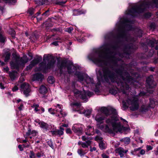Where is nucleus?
I'll return each instance as SVG.
<instances>
[{
	"mask_svg": "<svg viewBox=\"0 0 158 158\" xmlns=\"http://www.w3.org/2000/svg\"><path fill=\"white\" fill-rule=\"evenodd\" d=\"M73 92L76 98H80L85 101L87 100V97L90 98L94 95V93L92 92H85V90L80 92L77 89H75Z\"/></svg>",
	"mask_w": 158,
	"mask_h": 158,
	"instance_id": "nucleus-9",
	"label": "nucleus"
},
{
	"mask_svg": "<svg viewBox=\"0 0 158 158\" xmlns=\"http://www.w3.org/2000/svg\"><path fill=\"white\" fill-rule=\"evenodd\" d=\"M51 45H54L55 46H57L58 45V43L56 41L51 43Z\"/></svg>",
	"mask_w": 158,
	"mask_h": 158,
	"instance_id": "nucleus-61",
	"label": "nucleus"
},
{
	"mask_svg": "<svg viewBox=\"0 0 158 158\" xmlns=\"http://www.w3.org/2000/svg\"><path fill=\"white\" fill-rule=\"evenodd\" d=\"M36 155L39 158H40L42 156V155L40 153H37Z\"/></svg>",
	"mask_w": 158,
	"mask_h": 158,
	"instance_id": "nucleus-63",
	"label": "nucleus"
},
{
	"mask_svg": "<svg viewBox=\"0 0 158 158\" xmlns=\"http://www.w3.org/2000/svg\"><path fill=\"white\" fill-rule=\"evenodd\" d=\"M66 132L67 134H71L72 131L70 128H67L66 129Z\"/></svg>",
	"mask_w": 158,
	"mask_h": 158,
	"instance_id": "nucleus-50",
	"label": "nucleus"
},
{
	"mask_svg": "<svg viewBox=\"0 0 158 158\" xmlns=\"http://www.w3.org/2000/svg\"><path fill=\"white\" fill-rule=\"evenodd\" d=\"M9 76L12 80L15 79L18 77L17 73L15 71L10 72L9 73Z\"/></svg>",
	"mask_w": 158,
	"mask_h": 158,
	"instance_id": "nucleus-21",
	"label": "nucleus"
},
{
	"mask_svg": "<svg viewBox=\"0 0 158 158\" xmlns=\"http://www.w3.org/2000/svg\"><path fill=\"white\" fill-rule=\"evenodd\" d=\"M10 54L9 53H6L5 56V59L4 60L5 62H7L8 61L10 58Z\"/></svg>",
	"mask_w": 158,
	"mask_h": 158,
	"instance_id": "nucleus-35",
	"label": "nucleus"
},
{
	"mask_svg": "<svg viewBox=\"0 0 158 158\" xmlns=\"http://www.w3.org/2000/svg\"><path fill=\"white\" fill-rule=\"evenodd\" d=\"M67 0H53V2L56 5L63 6L67 2Z\"/></svg>",
	"mask_w": 158,
	"mask_h": 158,
	"instance_id": "nucleus-20",
	"label": "nucleus"
},
{
	"mask_svg": "<svg viewBox=\"0 0 158 158\" xmlns=\"http://www.w3.org/2000/svg\"><path fill=\"white\" fill-rule=\"evenodd\" d=\"M57 66L60 69V73H62V71L65 70L67 68L69 73L70 74L76 70L75 67L70 61L62 60L58 63Z\"/></svg>",
	"mask_w": 158,
	"mask_h": 158,
	"instance_id": "nucleus-7",
	"label": "nucleus"
},
{
	"mask_svg": "<svg viewBox=\"0 0 158 158\" xmlns=\"http://www.w3.org/2000/svg\"><path fill=\"white\" fill-rule=\"evenodd\" d=\"M131 6L130 9L126 11V15H134L136 13L143 12L148 8H158V0H142L137 4H133Z\"/></svg>",
	"mask_w": 158,
	"mask_h": 158,
	"instance_id": "nucleus-4",
	"label": "nucleus"
},
{
	"mask_svg": "<svg viewBox=\"0 0 158 158\" xmlns=\"http://www.w3.org/2000/svg\"><path fill=\"white\" fill-rule=\"evenodd\" d=\"M116 152L118 153L120 156L121 157H122L124 156V153H126L128 152L127 150H124L123 148H117L115 150Z\"/></svg>",
	"mask_w": 158,
	"mask_h": 158,
	"instance_id": "nucleus-16",
	"label": "nucleus"
},
{
	"mask_svg": "<svg viewBox=\"0 0 158 158\" xmlns=\"http://www.w3.org/2000/svg\"><path fill=\"white\" fill-rule=\"evenodd\" d=\"M48 144L52 149L53 148L54 146L53 144L51 141L49 140L48 142Z\"/></svg>",
	"mask_w": 158,
	"mask_h": 158,
	"instance_id": "nucleus-43",
	"label": "nucleus"
},
{
	"mask_svg": "<svg viewBox=\"0 0 158 158\" xmlns=\"http://www.w3.org/2000/svg\"><path fill=\"white\" fill-rule=\"evenodd\" d=\"M18 148L20 151H22L23 150V148L22 147V145H18Z\"/></svg>",
	"mask_w": 158,
	"mask_h": 158,
	"instance_id": "nucleus-62",
	"label": "nucleus"
},
{
	"mask_svg": "<svg viewBox=\"0 0 158 158\" xmlns=\"http://www.w3.org/2000/svg\"><path fill=\"white\" fill-rule=\"evenodd\" d=\"M84 113L85 116L89 117L91 114V111H90V110H86L85 111Z\"/></svg>",
	"mask_w": 158,
	"mask_h": 158,
	"instance_id": "nucleus-38",
	"label": "nucleus"
},
{
	"mask_svg": "<svg viewBox=\"0 0 158 158\" xmlns=\"http://www.w3.org/2000/svg\"><path fill=\"white\" fill-rule=\"evenodd\" d=\"M83 126L80 124H75L72 128L73 131L78 135H80L82 134Z\"/></svg>",
	"mask_w": 158,
	"mask_h": 158,
	"instance_id": "nucleus-12",
	"label": "nucleus"
},
{
	"mask_svg": "<svg viewBox=\"0 0 158 158\" xmlns=\"http://www.w3.org/2000/svg\"><path fill=\"white\" fill-rule=\"evenodd\" d=\"M35 12V9L33 8H31L29 9L28 10V12L31 15H32Z\"/></svg>",
	"mask_w": 158,
	"mask_h": 158,
	"instance_id": "nucleus-41",
	"label": "nucleus"
},
{
	"mask_svg": "<svg viewBox=\"0 0 158 158\" xmlns=\"http://www.w3.org/2000/svg\"><path fill=\"white\" fill-rule=\"evenodd\" d=\"M3 69L7 73L9 71V68L7 67H6L5 68H3Z\"/></svg>",
	"mask_w": 158,
	"mask_h": 158,
	"instance_id": "nucleus-59",
	"label": "nucleus"
},
{
	"mask_svg": "<svg viewBox=\"0 0 158 158\" xmlns=\"http://www.w3.org/2000/svg\"><path fill=\"white\" fill-rule=\"evenodd\" d=\"M31 107L34 108V110L36 112H38L40 111V107H39V106L38 104H34L31 106Z\"/></svg>",
	"mask_w": 158,
	"mask_h": 158,
	"instance_id": "nucleus-27",
	"label": "nucleus"
},
{
	"mask_svg": "<svg viewBox=\"0 0 158 158\" xmlns=\"http://www.w3.org/2000/svg\"><path fill=\"white\" fill-rule=\"evenodd\" d=\"M64 129L62 127H60L59 129L56 131V132L57 133V135H58L60 136L64 134Z\"/></svg>",
	"mask_w": 158,
	"mask_h": 158,
	"instance_id": "nucleus-25",
	"label": "nucleus"
},
{
	"mask_svg": "<svg viewBox=\"0 0 158 158\" xmlns=\"http://www.w3.org/2000/svg\"><path fill=\"white\" fill-rule=\"evenodd\" d=\"M100 112H101L103 113L106 114H107L108 112V110L107 108L106 107H102L100 109Z\"/></svg>",
	"mask_w": 158,
	"mask_h": 158,
	"instance_id": "nucleus-32",
	"label": "nucleus"
},
{
	"mask_svg": "<svg viewBox=\"0 0 158 158\" xmlns=\"http://www.w3.org/2000/svg\"><path fill=\"white\" fill-rule=\"evenodd\" d=\"M110 92L112 94L115 95L117 93V91L115 89H111L110 90Z\"/></svg>",
	"mask_w": 158,
	"mask_h": 158,
	"instance_id": "nucleus-37",
	"label": "nucleus"
},
{
	"mask_svg": "<svg viewBox=\"0 0 158 158\" xmlns=\"http://www.w3.org/2000/svg\"><path fill=\"white\" fill-rule=\"evenodd\" d=\"M47 60L48 61V64L47 65V69H50L52 67L55 62V61L51 55L48 54L45 55L44 56V60Z\"/></svg>",
	"mask_w": 158,
	"mask_h": 158,
	"instance_id": "nucleus-11",
	"label": "nucleus"
},
{
	"mask_svg": "<svg viewBox=\"0 0 158 158\" xmlns=\"http://www.w3.org/2000/svg\"><path fill=\"white\" fill-rule=\"evenodd\" d=\"M73 105L75 106H81V103L80 102H76L73 103Z\"/></svg>",
	"mask_w": 158,
	"mask_h": 158,
	"instance_id": "nucleus-55",
	"label": "nucleus"
},
{
	"mask_svg": "<svg viewBox=\"0 0 158 158\" xmlns=\"http://www.w3.org/2000/svg\"><path fill=\"white\" fill-rule=\"evenodd\" d=\"M109 48L108 46H105L100 49L89 54L88 59L98 66H105L102 69L103 74L99 71L98 73L105 81L108 82L109 79L112 82H115L121 89L128 90L129 88L127 83L133 82V79L127 72L122 69L114 70V67L118 59L116 58L117 54Z\"/></svg>",
	"mask_w": 158,
	"mask_h": 158,
	"instance_id": "nucleus-1",
	"label": "nucleus"
},
{
	"mask_svg": "<svg viewBox=\"0 0 158 158\" xmlns=\"http://www.w3.org/2000/svg\"><path fill=\"white\" fill-rule=\"evenodd\" d=\"M151 15V13H147L145 15V17L146 18H148L150 17Z\"/></svg>",
	"mask_w": 158,
	"mask_h": 158,
	"instance_id": "nucleus-49",
	"label": "nucleus"
},
{
	"mask_svg": "<svg viewBox=\"0 0 158 158\" xmlns=\"http://www.w3.org/2000/svg\"><path fill=\"white\" fill-rule=\"evenodd\" d=\"M44 76L42 74L37 73L33 75L32 80L33 81H38L41 82Z\"/></svg>",
	"mask_w": 158,
	"mask_h": 158,
	"instance_id": "nucleus-14",
	"label": "nucleus"
},
{
	"mask_svg": "<svg viewBox=\"0 0 158 158\" xmlns=\"http://www.w3.org/2000/svg\"><path fill=\"white\" fill-rule=\"evenodd\" d=\"M148 110V107L147 106L144 105H142L140 109V111L141 112H145L147 111Z\"/></svg>",
	"mask_w": 158,
	"mask_h": 158,
	"instance_id": "nucleus-30",
	"label": "nucleus"
},
{
	"mask_svg": "<svg viewBox=\"0 0 158 158\" xmlns=\"http://www.w3.org/2000/svg\"><path fill=\"white\" fill-rule=\"evenodd\" d=\"M75 75L77 76L78 80L82 83H83L86 87L92 88L95 85L93 79L87 75L77 72Z\"/></svg>",
	"mask_w": 158,
	"mask_h": 158,
	"instance_id": "nucleus-6",
	"label": "nucleus"
},
{
	"mask_svg": "<svg viewBox=\"0 0 158 158\" xmlns=\"http://www.w3.org/2000/svg\"><path fill=\"white\" fill-rule=\"evenodd\" d=\"M73 15L74 16L79 15L84 13L80 10H73Z\"/></svg>",
	"mask_w": 158,
	"mask_h": 158,
	"instance_id": "nucleus-28",
	"label": "nucleus"
},
{
	"mask_svg": "<svg viewBox=\"0 0 158 158\" xmlns=\"http://www.w3.org/2000/svg\"><path fill=\"white\" fill-rule=\"evenodd\" d=\"M99 146L101 149L103 150L106 148V145L102 141H101L99 143Z\"/></svg>",
	"mask_w": 158,
	"mask_h": 158,
	"instance_id": "nucleus-26",
	"label": "nucleus"
},
{
	"mask_svg": "<svg viewBox=\"0 0 158 158\" xmlns=\"http://www.w3.org/2000/svg\"><path fill=\"white\" fill-rule=\"evenodd\" d=\"M15 59V62L13 61L10 62L11 67L12 69H18L19 66H24L28 61V58L26 56H24L21 58L16 56Z\"/></svg>",
	"mask_w": 158,
	"mask_h": 158,
	"instance_id": "nucleus-8",
	"label": "nucleus"
},
{
	"mask_svg": "<svg viewBox=\"0 0 158 158\" xmlns=\"http://www.w3.org/2000/svg\"><path fill=\"white\" fill-rule=\"evenodd\" d=\"M149 44L152 48L154 47L156 44L155 49L156 50L158 49V40L157 41L155 39H153L152 40H150Z\"/></svg>",
	"mask_w": 158,
	"mask_h": 158,
	"instance_id": "nucleus-17",
	"label": "nucleus"
},
{
	"mask_svg": "<svg viewBox=\"0 0 158 158\" xmlns=\"http://www.w3.org/2000/svg\"><path fill=\"white\" fill-rule=\"evenodd\" d=\"M37 133V132L35 130L31 131V134L33 136H36Z\"/></svg>",
	"mask_w": 158,
	"mask_h": 158,
	"instance_id": "nucleus-45",
	"label": "nucleus"
},
{
	"mask_svg": "<svg viewBox=\"0 0 158 158\" xmlns=\"http://www.w3.org/2000/svg\"><path fill=\"white\" fill-rule=\"evenodd\" d=\"M31 134V130L29 128L27 132H26V135H24V137L26 139L28 136H29Z\"/></svg>",
	"mask_w": 158,
	"mask_h": 158,
	"instance_id": "nucleus-39",
	"label": "nucleus"
},
{
	"mask_svg": "<svg viewBox=\"0 0 158 158\" xmlns=\"http://www.w3.org/2000/svg\"><path fill=\"white\" fill-rule=\"evenodd\" d=\"M29 157L30 158H35V154L32 151H30L29 154Z\"/></svg>",
	"mask_w": 158,
	"mask_h": 158,
	"instance_id": "nucleus-40",
	"label": "nucleus"
},
{
	"mask_svg": "<svg viewBox=\"0 0 158 158\" xmlns=\"http://www.w3.org/2000/svg\"><path fill=\"white\" fill-rule=\"evenodd\" d=\"M91 144V141L90 140L86 141L85 142L82 143H81L82 147L83 148H88V146Z\"/></svg>",
	"mask_w": 158,
	"mask_h": 158,
	"instance_id": "nucleus-24",
	"label": "nucleus"
},
{
	"mask_svg": "<svg viewBox=\"0 0 158 158\" xmlns=\"http://www.w3.org/2000/svg\"><path fill=\"white\" fill-rule=\"evenodd\" d=\"M48 81L49 83L53 84L55 81L54 78L52 76H49L48 78Z\"/></svg>",
	"mask_w": 158,
	"mask_h": 158,
	"instance_id": "nucleus-31",
	"label": "nucleus"
},
{
	"mask_svg": "<svg viewBox=\"0 0 158 158\" xmlns=\"http://www.w3.org/2000/svg\"><path fill=\"white\" fill-rule=\"evenodd\" d=\"M62 106V105L59 104H57L56 106V108L55 110L56 112H60L61 115V117H63L65 116L66 114L64 112H63L62 108H61Z\"/></svg>",
	"mask_w": 158,
	"mask_h": 158,
	"instance_id": "nucleus-15",
	"label": "nucleus"
},
{
	"mask_svg": "<svg viewBox=\"0 0 158 158\" xmlns=\"http://www.w3.org/2000/svg\"><path fill=\"white\" fill-rule=\"evenodd\" d=\"M138 33H139V35H138V36H139V37L142 36V31L141 30H139L138 31Z\"/></svg>",
	"mask_w": 158,
	"mask_h": 158,
	"instance_id": "nucleus-51",
	"label": "nucleus"
},
{
	"mask_svg": "<svg viewBox=\"0 0 158 158\" xmlns=\"http://www.w3.org/2000/svg\"><path fill=\"white\" fill-rule=\"evenodd\" d=\"M145 151L143 149H141L139 152L140 154L141 155H143L145 153Z\"/></svg>",
	"mask_w": 158,
	"mask_h": 158,
	"instance_id": "nucleus-54",
	"label": "nucleus"
},
{
	"mask_svg": "<svg viewBox=\"0 0 158 158\" xmlns=\"http://www.w3.org/2000/svg\"><path fill=\"white\" fill-rule=\"evenodd\" d=\"M90 150L91 152H93V151H95L96 150V148L95 147H93L92 148L91 147H90Z\"/></svg>",
	"mask_w": 158,
	"mask_h": 158,
	"instance_id": "nucleus-53",
	"label": "nucleus"
},
{
	"mask_svg": "<svg viewBox=\"0 0 158 158\" xmlns=\"http://www.w3.org/2000/svg\"><path fill=\"white\" fill-rule=\"evenodd\" d=\"M18 89V88L17 86H15L14 87H13L12 89V90L13 92L16 91Z\"/></svg>",
	"mask_w": 158,
	"mask_h": 158,
	"instance_id": "nucleus-52",
	"label": "nucleus"
},
{
	"mask_svg": "<svg viewBox=\"0 0 158 158\" xmlns=\"http://www.w3.org/2000/svg\"><path fill=\"white\" fill-rule=\"evenodd\" d=\"M123 110L127 109L128 106L130 110L132 111L137 110L139 107L138 99L135 97H132L131 98H128L126 102L123 100Z\"/></svg>",
	"mask_w": 158,
	"mask_h": 158,
	"instance_id": "nucleus-5",
	"label": "nucleus"
},
{
	"mask_svg": "<svg viewBox=\"0 0 158 158\" xmlns=\"http://www.w3.org/2000/svg\"><path fill=\"white\" fill-rule=\"evenodd\" d=\"M36 3L39 5H42L44 4H48V0H42L41 2L40 1H37Z\"/></svg>",
	"mask_w": 158,
	"mask_h": 158,
	"instance_id": "nucleus-23",
	"label": "nucleus"
},
{
	"mask_svg": "<svg viewBox=\"0 0 158 158\" xmlns=\"http://www.w3.org/2000/svg\"><path fill=\"white\" fill-rule=\"evenodd\" d=\"M82 139L83 141H86L87 139H88L87 137L86 136H83L82 137Z\"/></svg>",
	"mask_w": 158,
	"mask_h": 158,
	"instance_id": "nucleus-56",
	"label": "nucleus"
},
{
	"mask_svg": "<svg viewBox=\"0 0 158 158\" xmlns=\"http://www.w3.org/2000/svg\"><path fill=\"white\" fill-rule=\"evenodd\" d=\"M128 20L126 19H121L120 22L116 24L117 30L116 34H114L113 32H111L105 36V38L111 39L115 38L118 39H122L126 41L133 42L135 40L132 39L126 34L125 29L131 30V25L130 24Z\"/></svg>",
	"mask_w": 158,
	"mask_h": 158,
	"instance_id": "nucleus-3",
	"label": "nucleus"
},
{
	"mask_svg": "<svg viewBox=\"0 0 158 158\" xmlns=\"http://www.w3.org/2000/svg\"><path fill=\"white\" fill-rule=\"evenodd\" d=\"M48 112L52 114H54L55 112H54V110L52 109V108H50L48 110Z\"/></svg>",
	"mask_w": 158,
	"mask_h": 158,
	"instance_id": "nucleus-42",
	"label": "nucleus"
},
{
	"mask_svg": "<svg viewBox=\"0 0 158 158\" xmlns=\"http://www.w3.org/2000/svg\"><path fill=\"white\" fill-rule=\"evenodd\" d=\"M109 112L113 114L110 118L106 120V124L104 125L103 123L104 122L105 116L100 112H99L95 116V119L97 122V127L105 132L110 133L114 132H120L124 128L121 126L120 122H117L118 118L117 117V113L115 109L111 108Z\"/></svg>",
	"mask_w": 158,
	"mask_h": 158,
	"instance_id": "nucleus-2",
	"label": "nucleus"
},
{
	"mask_svg": "<svg viewBox=\"0 0 158 158\" xmlns=\"http://www.w3.org/2000/svg\"><path fill=\"white\" fill-rule=\"evenodd\" d=\"M155 105V102L154 100H150L149 106L152 108H153Z\"/></svg>",
	"mask_w": 158,
	"mask_h": 158,
	"instance_id": "nucleus-33",
	"label": "nucleus"
},
{
	"mask_svg": "<svg viewBox=\"0 0 158 158\" xmlns=\"http://www.w3.org/2000/svg\"><path fill=\"white\" fill-rule=\"evenodd\" d=\"M95 139H96V140H100L101 141V140L102 139V138L99 136H97L96 137Z\"/></svg>",
	"mask_w": 158,
	"mask_h": 158,
	"instance_id": "nucleus-60",
	"label": "nucleus"
},
{
	"mask_svg": "<svg viewBox=\"0 0 158 158\" xmlns=\"http://www.w3.org/2000/svg\"><path fill=\"white\" fill-rule=\"evenodd\" d=\"M41 14V12H40V11H38V12H37L36 13V14H35L34 15V16H33L32 17V19H33V18H37V17L39 15H40V14Z\"/></svg>",
	"mask_w": 158,
	"mask_h": 158,
	"instance_id": "nucleus-47",
	"label": "nucleus"
},
{
	"mask_svg": "<svg viewBox=\"0 0 158 158\" xmlns=\"http://www.w3.org/2000/svg\"><path fill=\"white\" fill-rule=\"evenodd\" d=\"M147 149L148 151L152 150V147L150 145H147L146 146Z\"/></svg>",
	"mask_w": 158,
	"mask_h": 158,
	"instance_id": "nucleus-48",
	"label": "nucleus"
},
{
	"mask_svg": "<svg viewBox=\"0 0 158 158\" xmlns=\"http://www.w3.org/2000/svg\"><path fill=\"white\" fill-rule=\"evenodd\" d=\"M77 40L79 42H82L85 40L83 38H82L81 39L79 38L77 39Z\"/></svg>",
	"mask_w": 158,
	"mask_h": 158,
	"instance_id": "nucleus-58",
	"label": "nucleus"
},
{
	"mask_svg": "<svg viewBox=\"0 0 158 158\" xmlns=\"http://www.w3.org/2000/svg\"><path fill=\"white\" fill-rule=\"evenodd\" d=\"M21 91L26 97H27L29 95V93L31 92V88L30 85L27 83H24L20 85Z\"/></svg>",
	"mask_w": 158,
	"mask_h": 158,
	"instance_id": "nucleus-10",
	"label": "nucleus"
},
{
	"mask_svg": "<svg viewBox=\"0 0 158 158\" xmlns=\"http://www.w3.org/2000/svg\"><path fill=\"white\" fill-rule=\"evenodd\" d=\"M120 119L123 122L126 123H127V121L126 120L123 118L122 117L120 118Z\"/></svg>",
	"mask_w": 158,
	"mask_h": 158,
	"instance_id": "nucleus-64",
	"label": "nucleus"
},
{
	"mask_svg": "<svg viewBox=\"0 0 158 158\" xmlns=\"http://www.w3.org/2000/svg\"><path fill=\"white\" fill-rule=\"evenodd\" d=\"M121 141L125 144H128L130 143V139L129 137H126L122 139Z\"/></svg>",
	"mask_w": 158,
	"mask_h": 158,
	"instance_id": "nucleus-29",
	"label": "nucleus"
},
{
	"mask_svg": "<svg viewBox=\"0 0 158 158\" xmlns=\"http://www.w3.org/2000/svg\"><path fill=\"white\" fill-rule=\"evenodd\" d=\"M36 122L38 123L40 127L44 129L47 130L49 127V125L43 121H39L38 122Z\"/></svg>",
	"mask_w": 158,
	"mask_h": 158,
	"instance_id": "nucleus-19",
	"label": "nucleus"
},
{
	"mask_svg": "<svg viewBox=\"0 0 158 158\" xmlns=\"http://www.w3.org/2000/svg\"><path fill=\"white\" fill-rule=\"evenodd\" d=\"M130 45L129 46H127V47L126 48L127 49H135L137 47H135V46L132 43H131L130 44Z\"/></svg>",
	"mask_w": 158,
	"mask_h": 158,
	"instance_id": "nucleus-36",
	"label": "nucleus"
},
{
	"mask_svg": "<svg viewBox=\"0 0 158 158\" xmlns=\"http://www.w3.org/2000/svg\"><path fill=\"white\" fill-rule=\"evenodd\" d=\"M73 30L72 27L67 28L66 29V31L69 33H70Z\"/></svg>",
	"mask_w": 158,
	"mask_h": 158,
	"instance_id": "nucleus-44",
	"label": "nucleus"
},
{
	"mask_svg": "<svg viewBox=\"0 0 158 158\" xmlns=\"http://www.w3.org/2000/svg\"><path fill=\"white\" fill-rule=\"evenodd\" d=\"M153 77L152 76H150L148 77L146 80L147 83L150 88H152L154 85V84H153V85H152L153 83Z\"/></svg>",
	"mask_w": 158,
	"mask_h": 158,
	"instance_id": "nucleus-18",
	"label": "nucleus"
},
{
	"mask_svg": "<svg viewBox=\"0 0 158 158\" xmlns=\"http://www.w3.org/2000/svg\"><path fill=\"white\" fill-rule=\"evenodd\" d=\"M77 152L81 156H84L86 153L81 149H78L77 150Z\"/></svg>",
	"mask_w": 158,
	"mask_h": 158,
	"instance_id": "nucleus-34",
	"label": "nucleus"
},
{
	"mask_svg": "<svg viewBox=\"0 0 158 158\" xmlns=\"http://www.w3.org/2000/svg\"><path fill=\"white\" fill-rule=\"evenodd\" d=\"M39 92L42 94H45L47 92L46 88L43 85H42L39 89Z\"/></svg>",
	"mask_w": 158,
	"mask_h": 158,
	"instance_id": "nucleus-22",
	"label": "nucleus"
},
{
	"mask_svg": "<svg viewBox=\"0 0 158 158\" xmlns=\"http://www.w3.org/2000/svg\"><path fill=\"white\" fill-rule=\"evenodd\" d=\"M23 107V104L22 103L20 104V106L18 108L20 110H22Z\"/></svg>",
	"mask_w": 158,
	"mask_h": 158,
	"instance_id": "nucleus-57",
	"label": "nucleus"
},
{
	"mask_svg": "<svg viewBox=\"0 0 158 158\" xmlns=\"http://www.w3.org/2000/svg\"><path fill=\"white\" fill-rule=\"evenodd\" d=\"M42 57H40L34 59L31 62V64L27 66V70H28L31 69L34 66L41 61L42 60Z\"/></svg>",
	"mask_w": 158,
	"mask_h": 158,
	"instance_id": "nucleus-13",
	"label": "nucleus"
},
{
	"mask_svg": "<svg viewBox=\"0 0 158 158\" xmlns=\"http://www.w3.org/2000/svg\"><path fill=\"white\" fill-rule=\"evenodd\" d=\"M102 158H109V156L105 153H103L101 155Z\"/></svg>",
	"mask_w": 158,
	"mask_h": 158,
	"instance_id": "nucleus-46",
	"label": "nucleus"
}]
</instances>
